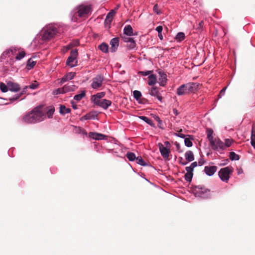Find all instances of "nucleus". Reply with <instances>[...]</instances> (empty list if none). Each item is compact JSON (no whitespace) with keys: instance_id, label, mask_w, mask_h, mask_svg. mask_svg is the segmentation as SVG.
<instances>
[{"instance_id":"14","label":"nucleus","mask_w":255,"mask_h":255,"mask_svg":"<svg viewBox=\"0 0 255 255\" xmlns=\"http://www.w3.org/2000/svg\"><path fill=\"white\" fill-rule=\"evenodd\" d=\"M13 52L12 51V47L9 49H6L3 52L0 56V59L1 60H5L6 58H10L11 60H13L12 53Z\"/></svg>"},{"instance_id":"50","label":"nucleus","mask_w":255,"mask_h":255,"mask_svg":"<svg viewBox=\"0 0 255 255\" xmlns=\"http://www.w3.org/2000/svg\"><path fill=\"white\" fill-rule=\"evenodd\" d=\"M38 86V83H37V82L35 81V82L34 83L31 84L29 86V88L33 90V89H35L36 88H37Z\"/></svg>"},{"instance_id":"52","label":"nucleus","mask_w":255,"mask_h":255,"mask_svg":"<svg viewBox=\"0 0 255 255\" xmlns=\"http://www.w3.org/2000/svg\"><path fill=\"white\" fill-rule=\"evenodd\" d=\"M226 89H227V87H225L222 90H221V91H220V92L218 95L219 98H221L222 96L224 95Z\"/></svg>"},{"instance_id":"37","label":"nucleus","mask_w":255,"mask_h":255,"mask_svg":"<svg viewBox=\"0 0 255 255\" xmlns=\"http://www.w3.org/2000/svg\"><path fill=\"white\" fill-rule=\"evenodd\" d=\"M85 93L82 91L80 94H77L74 96V99L76 101H80L85 96Z\"/></svg>"},{"instance_id":"63","label":"nucleus","mask_w":255,"mask_h":255,"mask_svg":"<svg viewBox=\"0 0 255 255\" xmlns=\"http://www.w3.org/2000/svg\"><path fill=\"white\" fill-rule=\"evenodd\" d=\"M203 164H204V162L203 161H199L198 162V164H199V166H202Z\"/></svg>"},{"instance_id":"25","label":"nucleus","mask_w":255,"mask_h":255,"mask_svg":"<svg viewBox=\"0 0 255 255\" xmlns=\"http://www.w3.org/2000/svg\"><path fill=\"white\" fill-rule=\"evenodd\" d=\"M8 88L9 91L13 92H17L20 90V87L18 84L14 83L11 82L7 83Z\"/></svg>"},{"instance_id":"8","label":"nucleus","mask_w":255,"mask_h":255,"mask_svg":"<svg viewBox=\"0 0 255 255\" xmlns=\"http://www.w3.org/2000/svg\"><path fill=\"white\" fill-rule=\"evenodd\" d=\"M12 51L13 52L12 53L13 59L15 60H20L25 56V52L24 50L19 47H12Z\"/></svg>"},{"instance_id":"49","label":"nucleus","mask_w":255,"mask_h":255,"mask_svg":"<svg viewBox=\"0 0 255 255\" xmlns=\"http://www.w3.org/2000/svg\"><path fill=\"white\" fill-rule=\"evenodd\" d=\"M153 10L157 14H160L161 13L160 10L158 9V6L157 4H156L154 5Z\"/></svg>"},{"instance_id":"58","label":"nucleus","mask_w":255,"mask_h":255,"mask_svg":"<svg viewBox=\"0 0 255 255\" xmlns=\"http://www.w3.org/2000/svg\"><path fill=\"white\" fill-rule=\"evenodd\" d=\"M177 135L178 137H180L182 138H185V135L184 134H182V133H178L177 134Z\"/></svg>"},{"instance_id":"38","label":"nucleus","mask_w":255,"mask_h":255,"mask_svg":"<svg viewBox=\"0 0 255 255\" xmlns=\"http://www.w3.org/2000/svg\"><path fill=\"white\" fill-rule=\"evenodd\" d=\"M230 158L231 160H238L240 159V156L235 152H231L230 153Z\"/></svg>"},{"instance_id":"64","label":"nucleus","mask_w":255,"mask_h":255,"mask_svg":"<svg viewBox=\"0 0 255 255\" xmlns=\"http://www.w3.org/2000/svg\"><path fill=\"white\" fill-rule=\"evenodd\" d=\"M72 107H73V108L74 109H77V106H76V105H72Z\"/></svg>"},{"instance_id":"42","label":"nucleus","mask_w":255,"mask_h":255,"mask_svg":"<svg viewBox=\"0 0 255 255\" xmlns=\"http://www.w3.org/2000/svg\"><path fill=\"white\" fill-rule=\"evenodd\" d=\"M121 37H122L123 40L125 42H126V43H129V42H131V41H132V40L133 39V38L129 37L128 36L124 35H122Z\"/></svg>"},{"instance_id":"56","label":"nucleus","mask_w":255,"mask_h":255,"mask_svg":"<svg viewBox=\"0 0 255 255\" xmlns=\"http://www.w3.org/2000/svg\"><path fill=\"white\" fill-rule=\"evenodd\" d=\"M203 26V21H201L199 24H198V26L197 27V29H200V28H202Z\"/></svg>"},{"instance_id":"16","label":"nucleus","mask_w":255,"mask_h":255,"mask_svg":"<svg viewBox=\"0 0 255 255\" xmlns=\"http://www.w3.org/2000/svg\"><path fill=\"white\" fill-rule=\"evenodd\" d=\"M217 167L216 166H206L204 168V171L209 176H211L216 172Z\"/></svg>"},{"instance_id":"15","label":"nucleus","mask_w":255,"mask_h":255,"mask_svg":"<svg viewBox=\"0 0 255 255\" xmlns=\"http://www.w3.org/2000/svg\"><path fill=\"white\" fill-rule=\"evenodd\" d=\"M149 93L150 95L152 96H154L156 97V98L160 102L162 101V97L161 96L159 91L158 89L156 87H152L149 91Z\"/></svg>"},{"instance_id":"61","label":"nucleus","mask_w":255,"mask_h":255,"mask_svg":"<svg viewBox=\"0 0 255 255\" xmlns=\"http://www.w3.org/2000/svg\"><path fill=\"white\" fill-rule=\"evenodd\" d=\"M251 143L253 147L255 149V141L251 140Z\"/></svg>"},{"instance_id":"43","label":"nucleus","mask_w":255,"mask_h":255,"mask_svg":"<svg viewBox=\"0 0 255 255\" xmlns=\"http://www.w3.org/2000/svg\"><path fill=\"white\" fill-rule=\"evenodd\" d=\"M52 94L54 95H57L58 94H64L63 88L62 87L59 88L54 90L52 92Z\"/></svg>"},{"instance_id":"57","label":"nucleus","mask_w":255,"mask_h":255,"mask_svg":"<svg viewBox=\"0 0 255 255\" xmlns=\"http://www.w3.org/2000/svg\"><path fill=\"white\" fill-rule=\"evenodd\" d=\"M173 114L175 116H177V115H179V112H178V110L177 109H173Z\"/></svg>"},{"instance_id":"20","label":"nucleus","mask_w":255,"mask_h":255,"mask_svg":"<svg viewBox=\"0 0 255 255\" xmlns=\"http://www.w3.org/2000/svg\"><path fill=\"white\" fill-rule=\"evenodd\" d=\"M110 44L111 45V51L112 52H115L117 49L119 45V39L118 37H115L112 38L110 41Z\"/></svg>"},{"instance_id":"62","label":"nucleus","mask_w":255,"mask_h":255,"mask_svg":"<svg viewBox=\"0 0 255 255\" xmlns=\"http://www.w3.org/2000/svg\"><path fill=\"white\" fill-rule=\"evenodd\" d=\"M156 121L158 122V123L160 124L162 123V121L160 119L159 117H157L156 118Z\"/></svg>"},{"instance_id":"39","label":"nucleus","mask_w":255,"mask_h":255,"mask_svg":"<svg viewBox=\"0 0 255 255\" xmlns=\"http://www.w3.org/2000/svg\"><path fill=\"white\" fill-rule=\"evenodd\" d=\"M135 159H136V163L139 165L144 166H146L147 165V164L145 163V162H144V161L143 160V159H142V158L141 156H138V157H136Z\"/></svg>"},{"instance_id":"35","label":"nucleus","mask_w":255,"mask_h":255,"mask_svg":"<svg viewBox=\"0 0 255 255\" xmlns=\"http://www.w3.org/2000/svg\"><path fill=\"white\" fill-rule=\"evenodd\" d=\"M36 62L33 61L31 59L28 60L27 62L26 67L28 69H31L35 66Z\"/></svg>"},{"instance_id":"12","label":"nucleus","mask_w":255,"mask_h":255,"mask_svg":"<svg viewBox=\"0 0 255 255\" xmlns=\"http://www.w3.org/2000/svg\"><path fill=\"white\" fill-rule=\"evenodd\" d=\"M94 105L107 110L112 104V102L107 99H102L93 103Z\"/></svg>"},{"instance_id":"24","label":"nucleus","mask_w":255,"mask_h":255,"mask_svg":"<svg viewBox=\"0 0 255 255\" xmlns=\"http://www.w3.org/2000/svg\"><path fill=\"white\" fill-rule=\"evenodd\" d=\"M105 95V92H100L98 93L96 95H92L91 98V102L92 103L97 102V101H99L100 100H102V98H103Z\"/></svg>"},{"instance_id":"29","label":"nucleus","mask_w":255,"mask_h":255,"mask_svg":"<svg viewBox=\"0 0 255 255\" xmlns=\"http://www.w3.org/2000/svg\"><path fill=\"white\" fill-rule=\"evenodd\" d=\"M197 166V162H192L189 166H187L185 168L187 172L193 173L194 168Z\"/></svg>"},{"instance_id":"7","label":"nucleus","mask_w":255,"mask_h":255,"mask_svg":"<svg viewBox=\"0 0 255 255\" xmlns=\"http://www.w3.org/2000/svg\"><path fill=\"white\" fill-rule=\"evenodd\" d=\"M78 50L74 49L71 51L70 55L68 57L67 61L66 64L71 67H74L77 65V56Z\"/></svg>"},{"instance_id":"60","label":"nucleus","mask_w":255,"mask_h":255,"mask_svg":"<svg viewBox=\"0 0 255 255\" xmlns=\"http://www.w3.org/2000/svg\"><path fill=\"white\" fill-rule=\"evenodd\" d=\"M158 36L160 40L163 39V35L162 32L158 33Z\"/></svg>"},{"instance_id":"3","label":"nucleus","mask_w":255,"mask_h":255,"mask_svg":"<svg viewBox=\"0 0 255 255\" xmlns=\"http://www.w3.org/2000/svg\"><path fill=\"white\" fill-rule=\"evenodd\" d=\"M61 27L57 24H48L43 29V33L42 35L43 40H48L53 37L58 33L61 32Z\"/></svg>"},{"instance_id":"53","label":"nucleus","mask_w":255,"mask_h":255,"mask_svg":"<svg viewBox=\"0 0 255 255\" xmlns=\"http://www.w3.org/2000/svg\"><path fill=\"white\" fill-rule=\"evenodd\" d=\"M71 43V44H72L73 47L74 46H77L79 45V42L78 40L73 41Z\"/></svg>"},{"instance_id":"19","label":"nucleus","mask_w":255,"mask_h":255,"mask_svg":"<svg viewBox=\"0 0 255 255\" xmlns=\"http://www.w3.org/2000/svg\"><path fill=\"white\" fill-rule=\"evenodd\" d=\"M116 13V11L114 9L111 10L107 15L106 18L105 20V25H108L109 26L111 24V22L113 20L114 15Z\"/></svg>"},{"instance_id":"13","label":"nucleus","mask_w":255,"mask_h":255,"mask_svg":"<svg viewBox=\"0 0 255 255\" xmlns=\"http://www.w3.org/2000/svg\"><path fill=\"white\" fill-rule=\"evenodd\" d=\"M159 78L158 79V83L160 86H165L167 83V75L162 71L158 72Z\"/></svg>"},{"instance_id":"32","label":"nucleus","mask_w":255,"mask_h":255,"mask_svg":"<svg viewBox=\"0 0 255 255\" xmlns=\"http://www.w3.org/2000/svg\"><path fill=\"white\" fill-rule=\"evenodd\" d=\"M213 131L211 128H208L207 129V136L210 142L215 138L213 136Z\"/></svg>"},{"instance_id":"18","label":"nucleus","mask_w":255,"mask_h":255,"mask_svg":"<svg viewBox=\"0 0 255 255\" xmlns=\"http://www.w3.org/2000/svg\"><path fill=\"white\" fill-rule=\"evenodd\" d=\"M64 94L75 91L77 87L72 82H69L63 87Z\"/></svg>"},{"instance_id":"30","label":"nucleus","mask_w":255,"mask_h":255,"mask_svg":"<svg viewBox=\"0 0 255 255\" xmlns=\"http://www.w3.org/2000/svg\"><path fill=\"white\" fill-rule=\"evenodd\" d=\"M99 48L103 52L107 53L109 51V46L105 43H102L99 46Z\"/></svg>"},{"instance_id":"28","label":"nucleus","mask_w":255,"mask_h":255,"mask_svg":"<svg viewBox=\"0 0 255 255\" xmlns=\"http://www.w3.org/2000/svg\"><path fill=\"white\" fill-rule=\"evenodd\" d=\"M148 84L150 86H153L157 82V78L154 74H150L148 76Z\"/></svg>"},{"instance_id":"31","label":"nucleus","mask_w":255,"mask_h":255,"mask_svg":"<svg viewBox=\"0 0 255 255\" xmlns=\"http://www.w3.org/2000/svg\"><path fill=\"white\" fill-rule=\"evenodd\" d=\"M184 38H185V34H184V33H183L182 32H178L176 34L175 38L176 40L178 42H181V41H183L184 39Z\"/></svg>"},{"instance_id":"47","label":"nucleus","mask_w":255,"mask_h":255,"mask_svg":"<svg viewBox=\"0 0 255 255\" xmlns=\"http://www.w3.org/2000/svg\"><path fill=\"white\" fill-rule=\"evenodd\" d=\"M129 44L128 45V47L129 49H133L136 47V44L134 39L132 40V41H131V42H129Z\"/></svg>"},{"instance_id":"6","label":"nucleus","mask_w":255,"mask_h":255,"mask_svg":"<svg viewBox=\"0 0 255 255\" xmlns=\"http://www.w3.org/2000/svg\"><path fill=\"white\" fill-rule=\"evenodd\" d=\"M165 147L161 143L158 144L160 152L164 158L168 159L169 156L170 144L169 141L164 142Z\"/></svg>"},{"instance_id":"59","label":"nucleus","mask_w":255,"mask_h":255,"mask_svg":"<svg viewBox=\"0 0 255 255\" xmlns=\"http://www.w3.org/2000/svg\"><path fill=\"white\" fill-rule=\"evenodd\" d=\"M66 49L67 50H69L70 49H71V48L73 47L72 44H71V43H69V44H68L66 46Z\"/></svg>"},{"instance_id":"54","label":"nucleus","mask_w":255,"mask_h":255,"mask_svg":"<svg viewBox=\"0 0 255 255\" xmlns=\"http://www.w3.org/2000/svg\"><path fill=\"white\" fill-rule=\"evenodd\" d=\"M151 72H152L151 71H141V72H140V73L143 76H147V75H149Z\"/></svg>"},{"instance_id":"41","label":"nucleus","mask_w":255,"mask_h":255,"mask_svg":"<svg viewBox=\"0 0 255 255\" xmlns=\"http://www.w3.org/2000/svg\"><path fill=\"white\" fill-rule=\"evenodd\" d=\"M133 96L135 99L138 101L141 97V93L139 91L135 90L133 92Z\"/></svg>"},{"instance_id":"55","label":"nucleus","mask_w":255,"mask_h":255,"mask_svg":"<svg viewBox=\"0 0 255 255\" xmlns=\"http://www.w3.org/2000/svg\"><path fill=\"white\" fill-rule=\"evenodd\" d=\"M155 30L158 32V33L162 32L163 27L162 26L159 25L156 27Z\"/></svg>"},{"instance_id":"22","label":"nucleus","mask_w":255,"mask_h":255,"mask_svg":"<svg viewBox=\"0 0 255 255\" xmlns=\"http://www.w3.org/2000/svg\"><path fill=\"white\" fill-rule=\"evenodd\" d=\"M97 117V114L95 112H91L87 113L81 118V120H95Z\"/></svg>"},{"instance_id":"23","label":"nucleus","mask_w":255,"mask_h":255,"mask_svg":"<svg viewBox=\"0 0 255 255\" xmlns=\"http://www.w3.org/2000/svg\"><path fill=\"white\" fill-rule=\"evenodd\" d=\"M75 72H69L61 79L60 83H63L67 81L72 80L75 77Z\"/></svg>"},{"instance_id":"36","label":"nucleus","mask_w":255,"mask_h":255,"mask_svg":"<svg viewBox=\"0 0 255 255\" xmlns=\"http://www.w3.org/2000/svg\"><path fill=\"white\" fill-rule=\"evenodd\" d=\"M127 157L130 161H133L136 159L135 155L134 153L128 152L126 154Z\"/></svg>"},{"instance_id":"21","label":"nucleus","mask_w":255,"mask_h":255,"mask_svg":"<svg viewBox=\"0 0 255 255\" xmlns=\"http://www.w3.org/2000/svg\"><path fill=\"white\" fill-rule=\"evenodd\" d=\"M124 35L128 36H131L136 35V34L133 33V29L130 25H127L124 28L123 30Z\"/></svg>"},{"instance_id":"5","label":"nucleus","mask_w":255,"mask_h":255,"mask_svg":"<svg viewBox=\"0 0 255 255\" xmlns=\"http://www.w3.org/2000/svg\"><path fill=\"white\" fill-rule=\"evenodd\" d=\"M233 171V169L232 167L227 166L221 168L218 172V175L222 181L227 183L230 178V175Z\"/></svg>"},{"instance_id":"9","label":"nucleus","mask_w":255,"mask_h":255,"mask_svg":"<svg viewBox=\"0 0 255 255\" xmlns=\"http://www.w3.org/2000/svg\"><path fill=\"white\" fill-rule=\"evenodd\" d=\"M104 79L103 76L101 75H97L92 79L91 87L94 89H99L102 86Z\"/></svg>"},{"instance_id":"27","label":"nucleus","mask_w":255,"mask_h":255,"mask_svg":"<svg viewBox=\"0 0 255 255\" xmlns=\"http://www.w3.org/2000/svg\"><path fill=\"white\" fill-rule=\"evenodd\" d=\"M71 109L66 108L64 105H60L59 107V113L62 115H65L66 114L70 113Z\"/></svg>"},{"instance_id":"2","label":"nucleus","mask_w":255,"mask_h":255,"mask_svg":"<svg viewBox=\"0 0 255 255\" xmlns=\"http://www.w3.org/2000/svg\"><path fill=\"white\" fill-rule=\"evenodd\" d=\"M198 83L194 82L182 84L177 89L176 94L178 96H183L190 93H194L198 90Z\"/></svg>"},{"instance_id":"33","label":"nucleus","mask_w":255,"mask_h":255,"mask_svg":"<svg viewBox=\"0 0 255 255\" xmlns=\"http://www.w3.org/2000/svg\"><path fill=\"white\" fill-rule=\"evenodd\" d=\"M234 140L232 139L227 138L225 140V143H224V150L227 147H229L231 146L232 144L233 143Z\"/></svg>"},{"instance_id":"4","label":"nucleus","mask_w":255,"mask_h":255,"mask_svg":"<svg viewBox=\"0 0 255 255\" xmlns=\"http://www.w3.org/2000/svg\"><path fill=\"white\" fill-rule=\"evenodd\" d=\"M192 192L196 197L206 199L210 196V190L204 186H196L192 189Z\"/></svg>"},{"instance_id":"44","label":"nucleus","mask_w":255,"mask_h":255,"mask_svg":"<svg viewBox=\"0 0 255 255\" xmlns=\"http://www.w3.org/2000/svg\"><path fill=\"white\" fill-rule=\"evenodd\" d=\"M8 85H6L5 84L3 83H0V89L1 92L3 93L6 92L8 90Z\"/></svg>"},{"instance_id":"26","label":"nucleus","mask_w":255,"mask_h":255,"mask_svg":"<svg viewBox=\"0 0 255 255\" xmlns=\"http://www.w3.org/2000/svg\"><path fill=\"white\" fill-rule=\"evenodd\" d=\"M185 158L188 162H191L194 160V156L193 152L191 150H188L185 153Z\"/></svg>"},{"instance_id":"34","label":"nucleus","mask_w":255,"mask_h":255,"mask_svg":"<svg viewBox=\"0 0 255 255\" xmlns=\"http://www.w3.org/2000/svg\"><path fill=\"white\" fill-rule=\"evenodd\" d=\"M139 118L140 119L142 120V121H143L144 122H145V123H146L147 124H148L150 126L153 125L152 120L150 119L148 117H145V116H139Z\"/></svg>"},{"instance_id":"45","label":"nucleus","mask_w":255,"mask_h":255,"mask_svg":"<svg viewBox=\"0 0 255 255\" xmlns=\"http://www.w3.org/2000/svg\"><path fill=\"white\" fill-rule=\"evenodd\" d=\"M251 132L252 133H251V140L255 141V123L253 124L252 125Z\"/></svg>"},{"instance_id":"48","label":"nucleus","mask_w":255,"mask_h":255,"mask_svg":"<svg viewBox=\"0 0 255 255\" xmlns=\"http://www.w3.org/2000/svg\"><path fill=\"white\" fill-rule=\"evenodd\" d=\"M54 112V109L51 108L47 112V115L48 118H51Z\"/></svg>"},{"instance_id":"40","label":"nucleus","mask_w":255,"mask_h":255,"mask_svg":"<svg viewBox=\"0 0 255 255\" xmlns=\"http://www.w3.org/2000/svg\"><path fill=\"white\" fill-rule=\"evenodd\" d=\"M193 175V173L186 172L184 175V179L186 181L190 182L192 180Z\"/></svg>"},{"instance_id":"17","label":"nucleus","mask_w":255,"mask_h":255,"mask_svg":"<svg viewBox=\"0 0 255 255\" xmlns=\"http://www.w3.org/2000/svg\"><path fill=\"white\" fill-rule=\"evenodd\" d=\"M89 136L95 140L105 139L107 137V136L103 134L94 132H89Z\"/></svg>"},{"instance_id":"10","label":"nucleus","mask_w":255,"mask_h":255,"mask_svg":"<svg viewBox=\"0 0 255 255\" xmlns=\"http://www.w3.org/2000/svg\"><path fill=\"white\" fill-rule=\"evenodd\" d=\"M213 149L218 151L224 150V142L219 138H215L210 142Z\"/></svg>"},{"instance_id":"1","label":"nucleus","mask_w":255,"mask_h":255,"mask_svg":"<svg viewBox=\"0 0 255 255\" xmlns=\"http://www.w3.org/2000/svg\"><path fill=\"white\" fill-rule=\"evenodd\" d=\"M45 118L46 115L42 111V107L38 106L26 114L22 121L27 124H35L43 121Z\"/></svg>"},{"instance_id":"11","label":"nucleus","mask_w":255,"mask_h":255,"mask_svg":"<svg viewBox=\"0 0 255 255\" xmlns=\"http://www.w3.org/2000/svg\"><path fill=\"white\" fill-rule=\"evenodd\" d=\"M91 11V7L90 5H81L78 7V14L80 17L87 16Z\"/></svg>"},{"instance_id":"51","label":"nucleus","mask_w":255,"mask_h":255,"mask_svg":"<svg viewBox=\"0 0 255 255\" xmlns=\"http://www.w3.org/2000/svg\"><path fill=\"white\" fill-rule=\"evenodd\" d=\"M21 94H17L15 96L12 97H10L9 98V100L11 101H15L16 100H17L19 98V97H20Z\"/></svg>"},{"instance_id":"46","label":"nucleus","mask_w":255,"mask_h":255,"mask_svg":"<svg viewBox=\"0 0 255 255\" xmlns=\"http://www.w3.org/2000/svg\"><path fill=\"white\" fill-rule=\"evenodd\" d=\"M185 145L188 147H191L193 145L192 141L189 138H184Z\"/></svg>"}]
</instances>
